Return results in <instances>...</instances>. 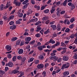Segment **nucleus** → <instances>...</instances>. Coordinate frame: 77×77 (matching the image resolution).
<instances>
[{
	"mask_svg": "<svg viewBox=\"0 0 77 77\" xmlns=\"http://www.w3.org/2000/svg\"><path fill=\"white\" fill-rule=\"evenodd\" d=\"M70 65L69 63H67L66 64H63L62 66L61 69H64V68H68L69 66Z\"/></svg>",
	"mask_w": 77,
	"mask_h": 77,
	"instance_id": "obj_1",
	"label": "nucleus"
},
{
	"mask_svg": "<svg viewBox=\"0 0 77 77\" xmlns=\"http://www.w3.org/2000/svg\"><path fill=\"white\" fill-rule=\"evenodd\" d=\"M44 66V64H43L41 63L38 64L37 66V67L38 69H42Z\"/></svg>",
	"mask_w": 77,
	"mask_h": 77,
	"instance_id": "obj_2",
	"label": "nucleus"
},
{
	"mask_svg": "<svg viewBox=\"0 0 77 77\" xmlns=\"http://www.w3.org/2000/svg\"><path fill=\"white\" fill-rule=\"evenodd\" d=\"M21 9L19 10V11L17 12V14H18V17H23V14L22 13H20L21 12Z\"/></svg>",
	"mask_w": 77,
	"mask_h": 77,
	"instance_id": "obj_3",
	"label": "nucleus"
},
{
	"mask_svg": "<svg viewBox=\"0 0 77 77\" xmlns=\"http://www.w3.org/2000/svg\"><path fill=\"white\" fill-rule=\"evenodd\" d=\"M45 56V54L43 53L42 55H40L38 57L40 60H43L44 59V57Z\"/></svg>",
	"mask_w": 77,
	"mask_h": 77,
	"instance_id": "obj_4",
	"label": "nucleus"
},
{
	"mask_svg": "<svg viewBox=\"0 0 77 77\" xmlns=\"http://www.w3.org/2000/svg\"><path fill=\"white\" fill-rule=\"evenodd\" d=\"M55 70H56V73H58V72H59L60 71V70H61V69H60L57 66L55 67Z\"/></svg>",
	"mask_w": 77,
	"mask_h": 77,
	"instance_id": "obj_5",
	"label": "nucleus"
},
{
	"mask_svg": "<svg viewBox=\"0 0 77 77\" xmlns=\"http://www.w3.org/2000/svg\"><path fill=\"white\" fill-rule=\"evenodd\" d=\"M16 1H17V0H14V4H15L16 6H20L21 3L18 2H16Z\"/></svg>",
	"mask_w": 77,
	"mask_h": 77,
	"instance_id": "obj_6",
	"label": "nucleus"
},
{
	"mask_svg": "<svg viewBox=\"0 0 77 77\" xmlns=\"http://www.w3.org/2000/svg\"><path fill=\"white\" fill-rule=\"evenodd\" d=\"M69 59V57L67 56H64L63 58V60L64 61H68Z\"/></svg>",
	"mask_w": 77,
	"mask_h": 77,
	"instance_id": "obj_7",
	"label": "nucleus"
},
{
	"mask_svg": "<svg viewBox=\"0 0 77 77\" xmlns=\"http://www.w3.org/2000/svg\"><path fill=\"white\" fill-rule=\"evenodd\" d=\"M13 65H14L13 63L11 62H9L8 63L6 64V66H8L10 67H12L13 66Z\"/></svg>",
	"mask_w": 77,
	"mask_h": 77,
	"instance_id": "obj_8",
	"label": "nucleus"
},
{
	"mask_svg": "<svg viewBox=\"0 0 77 77\" xmlns=\"http://www.w3.org/2000/svg\"><path fill=\"white\" fill-rule=\"evenodd\" d=\"M5 48L7 50V51H10L12 49L11 46L9 45H7L5 47Z\"/></svg>",
	"mask_w": 77,
	"mask_h": 77,
	"instance_id": "obj_9",
	"label": "nucleus"
},
{
	"mask_svg": "<svg viewBox=\"0 0 77 77\" xmlns=\"http://www.w3.org/2000/svg\"><path fill=\"white\" fill-rule=\"evenodd\" d=\"M56 7V5H54L52 7V8L51 9V14H52V13H53V12L55 10H56V9L55 8V7Z\"/></svg>",
	"mask_w": 77,
	"mask_h": 77,
	"instance_id": "obj_10",
	"label": "nucleus"
},
{
	"mask_svg": "<svg viewBox=\"0 0 77 77\" xmlns=\"http://www.w3.org/2000/svg\"><path fill=\"white\" fill-rule=\"evenodd\" d=\"M24 51H23V49H20L18 51V53L19 54H21L23 53Z\"/></svg>",
	"mask_w": 77,
	"mask_h": 77,
	"instance_id": "obj_11",
	"label": "nucleus"
},
{
	"mask_svg": "<svg viewBox=\"0 0 77 77\" xmlns=\"http://www.w3.org/2000/svg\"><path fill=\"white\" fill-rule=\"evenodd\" d=\"M51 27L52 28L53 30H55L57 28H56V26L55 25H51Z\"/></svg>",
	"mask_w": 77,
	"mask_h": 77,
	"instance_id": "obj_12",
	"label": "nucleus"
},
{
	"mask_svg": "<svg viewBox=\"0 0 77 77\" xmlns=\"http://www.w3.org/2000/svg\"><path fill=\"white\" fill-rule=\"evenodd\" d=\"M57 30L58 31H60L61 30V26L60 24H58L57 25Z\"/></svg>",
	"mask_w": 77,
	"mask_h": 77,
	"instance_id": "obj_13",
	"label": "nucleus"
},
{
	"mask_svg": "<svg viewBox=\"0 0 77 77\" xmlns=\"http://www.w3.org/2000/svg\"><path fill=\"white\" fill-rule=\"evenodd\" d=\"M20 72L19 71L17 70H14L12 71L11 73L12 74H17V73H18Z\"/></svg>",
	"mask_w": 77,
	"mask_h": 77,
	"instance_id": "obj_14",
	"label": "nucleus"
},
{
	"mask_svg": "<svg viewBox=\"0 0 77 77\" xmlns=\"http://www.w3.org/2000/svg\"><path fill=\"white\" fill-rule=\"evenodd\" d=\"M25 40L26 42H29L31 40V37H26L25 38Z\"/></svg>",
	"mask_w": 77,
	"mask_h": 77,
	"instance_id": "obj_15",
	"label": "nucleus"
},
{
	"mask_svg": "<svg viewBox=\"0 0 77 77\" xmlns=\"http://www.w3.org/2000/svg\"><path fill=\"white\" fill-rule=\"evenodd\" d=\"M16 28V26L14 25H13L12 26L10 27V29H12V30H14Z\"/></svg>",
	"mask_w": 77,
	"mask_h": 77,
	"instance_id": "obj_16",
	"label": "nucleus"
},
{
	"mask_svg": "<svg viewBox=\"0 0 77 77\" xmlns=\"http://www.w3.org/2000/svg\"><path fill=\"white\" fill-rule=\"evenodd\" d=\"M53 59H54L53 60V62H56V61L58 59V57H57L56 56H55L53 57Z\"/></svg>",
	"mask_w": 77,
	"mask_h": 77,
	"instance_id": "obj_17",
	"label": "nucleus"
},
{
	"mask_svg": "<svg viewBox=\"0 0 77 77\" xmlns=\"http://www.w3.org/2000/svg\"><path fill=\"white\" fill-rule=\"evenodd\" d=\"M18 38L17 37H13L11 39V41L12 42H13V41H16V40H17Z\"/></svg>",
	"mask_w": 77,
	"mask_h": 77,
	"instance_id": "obj_18",
	"label": "nucleus"
},
{
	"mask_svg": "<svg viewBox=\"0 0 77 77\" xmlns=\"http://www.w3.org/2000/svg\"><path fill=\"white\" fill-rule=\"evenodd\" d=\"M67 2V0H65L64 2H63V5L64 6H66Z\"/></svg>",
	"mask_w": 77,
	"mask_h": 77,
	"instance_id": "obj_19",
	"label": "nucleus"
},
{
	"mask_svg": "<svg viewBox=\"0 0 77 77\" xmlns=\"http://www.w3.org/2000/svg\"><path fill=\"white\" fill-rule=\"evenodd\" d=\"M69 74V73L68 71L65 72L63 73V74L64 75H68Z\"/></svg>",
	"mask_w": 77,
	"mask_h": 77,
	"instance_id": "obj_20",
	"label": "nucleus"
},
{
	"mask_svg": "<svg viewBox=\"0 0 77 77\" xmlns=\"http://www.w3.org/2000/svg\"><path fill=\"white\" fill-rule=\"evenodd\" d=\"M29 4L27 3L25 5H24L23 7V9H26V8H27V7L28 6V5H29Z\"/></svg>",
	"mask_w": 77,
	"mask_h": 77,
	"instance_id": "obj_21",
	"label": "nucleus"
},
{
	"mask_svg": "<svg viewBox=\"0 0 77 77\" xmlns=\"http://www.w3.org/2000/svg\"><path fill=\"white\" fill-rule=\"evenodd\" d=\"M47 6V5H46L44 6H43L41 8V10H44L45 8H46Z\"/></svg>",
	"mask_w": 77,
	"mask_h": 77,
	"instance_id": "obj_22",
	"label": "nucleus"
},
{
	"mask_svg": "<svg viewBox=\"0 0 77 77\" xmlns=\"http://www.w3.org/2000/svg\"><path fill=\"white\" fill-rule=\"evenodd\" d=\"M50 29H48L46 31L44 32V34H45V35H47V34H48V33L50 32Z\"/></svg>",
	"mask_w": 77,
	"mask_h": 77,
	"instance_id": "obj_23",
	"label": "nucleus"
},
{
	"mask_svg": "<svg viewBox=\"0 0 77 77\" xmlns=\"http://www.w3.org/2000/svg\"><path fill=\"white\" fill-rule=\"evenodd\" d=\"M48 19V17L46 16L43 17L42 19V20H44V21H46V20H47Z\"/></svg>",
	"mask_w": 77,
	"mask_h": 77,
	"instance_id": "obj_24",
	"label": "nucleus"
},
{
	"mask_svg": "<svg viewBox=\"0 0 77 77\" xmlns=\"http://www.w3.org/2000/svg\"><path fill=\"white\" fill-rule=\"evenodd\" d=\"M4 9V5H3V4H2L0 6V10H1V11H2V10H3Z\"/></svg>",
	"mask_w": 77,
	"mask_h": 77,
	"instance_id": "obj_25",
	"label": "nucleus"
},
{
	"mask_svg": "<svg viewBox=\"0 0 77 77\" xmlns=\"http://www.w3.org/2000/svg\"><path fill=\"white\" fill-rule=\"evenodd\" d=\"M11 6V4L9 3H8V2H7V5L5 7V9H7V8H8L9 6Z\"/></svg>",
	"mask_w": 77,
	"mask_h": 77,
	"instance_id": "obj_26",
	"label": "nucleus"
},
{
	"mask_svg": "<svg viewBox=\"0 0 77 77\" xmlns=\"http://www.w3.org/2000/svg\"><path fill=\"white\" fill-rule=\"evenodd\" d=\"M49 42H50V43H51L52 44H55V41H54V40H52L51 39L49 41Z\"/></svg>",
	"mask_w": 77,
	"mask_h": 77,
	"instance_id": "obj_27",
	"label": "nucleus"
},
{
	"mask_svg": "<svg viewBox=\"0 0 77 77\" xmlns=\"http://www.w3.org/2000/svg\"><path fill=\"white\" fill-rule=\"evenodd\" d=\"M75 5L74 4H73L71 6V10H72L73 9H75Z\"/></svg>",
	"mask_w": 77,
	"mask_h": 77,
	"instance_id": "obj_28",
	"label": "nucleus"
},
{
	"mask_svg": "<svg viewBox=\"0 0 77 77\" xmlns=\"http://www.w3.org/2000/svg\"><path fill=\"white\" fill-rule=\"evenodd\" d=\"M42 75L43 77H45L46 76V72L45 71H43L42 73Z\"/></svg>",
	"mask_w": 77,
	"mask_h": 77,
	"instance_id": "obj_29",
	"label": "nucleus"
},
{
	"mask_svg": "<svg viewBox=\"0 0 77 77\" xmlns=\"http://www.w3.org/2000/svg\"><path fill=\"white\" fill-rule=\"evenodd\" d=\"M74 21H75V18H72L71 19L70 22L72 23H73Z\"/></svg>",
	"mask_w": 77,
	"mask_h": 77,
	"instance_id": "obj_30",
	"label": "nucleus"
},
{
	"mask_svg": "<svg viewBox=\"0 0 77 77\" xmlns=\"http://www.w3.org/2000/svg\"><path fill=\"white\" fill-rule=\"evenodd\" d=\"M21 42V40H19L17 42L16 44V45H20V43Z\"/></svg>",
	"mask_w": 77,
	"mask_h": 77,
	"instance_id": "obj_31",
	"label": "nucleus"
},
{
	"mask_svg": "<svg viewBox=\"0 0 77 77\" xmlns=\"http://www.w3.org/2000/svg\"><path fill=\"white\" fill-rule=\"evenodd\" d=\"M41 27H39L38 28H37V30H35L36 32H39L40 30H41Z\"/></svg>",
	"mask_w": 77,
	"mask_h": 77,
	"instance_id": "obj_32",
	"label": "nucleus"
},
{
	"mask_svg": "<svg viewBox=\"0 0 77 77\" xmlns=\"http://www.w3.org/2000/svg\"><path fill=\"white\" fill-rule=\"evenodd\" d=\"M49 10L46 9L44 11V12L45 14H48V13L49 12Z\"/></svg>",
	"mask_w": 77,
	"mask_h": 77,
	"instance_id": "obj_33",
	"label": "nucleus"
},
{
	"mask_svg": "<svg viewBox=\"0 0 77 77\" xmlns=\"http://www.w3.org/2000/svg\"><path fill=\"white\" fill-rule=\"evenodd\" d=\"M16 58H17V57L16 56H14L12 58L13 61L15 62L16 60Z\"/></svg>",
	"mask_w": 77,
	"mask_h": 77,
	"instance_id": "obj_34",
	"label": "nucleus"
},
{
	"mask_svg": "<svg viewBox=\"0 0 77 77\" xmlns=\"http://www.w3.org/2000/svg\"><path fill=\"white\" fill-rule=\"evenodd\" d=\"M19 74H20V75L21 76H22V75H24V72H20L17 74V75H18Z\"/></svg>",
	"mask_w": 77,
	"mask_h": 77,
	"instance_id": "obj_35",
	"label": "nucleus"
},
{
	"mask_svg": "<svg viewBox=\"0 0 77 77\" xmlns=\"http://www.w3.org/2000/svg\"><path fill=\"white\" fill-rule=\"evenodd\" d=\"M2 18H3V20H5V21H6V20H8V18L7 17H6L5 16H3Z\"/></svg>",
	"mask_w": 77,
	"mask_h": 77,
	"instance_id": "obj_36",
	"label": "nucleus"
},
{
	"mask_svg": "<svg viewBox=\"0 0 77 77\" xmlns=\"http://www.w3.org/2000/svg\"><path fill=\"white\" fill-rule=\"evenodd\" d=\"M27 3H28V1L27 0H26L22 3V4H23V5H25V4Z\"/></svg>",
	"mask_w": 77,
	"mask_h": 77,
	"instance_id": "obj_37",
	"label": "nucleus"
},
{
	"mask_svg": "<svg viewBox=\"0 0 77 77\" xmlns=\"http://www.w3.org/2000/svg\"><path fill=\"white\" fill-rule=\"evenodd\" d=\"M7 57L8 58H9V59H11V58L12 57V56H11V54H8L7 55Z\"/></svg>",
	"mask_w": 77,
	"mask_h": 77,
	"instance_id": "obj_38",
	"label": "nucleus"
},
{
	"mask_svg": "<svg viewBox=\"0 0 77 77\" xmlns=\"http://www.w3.org/2000/svg\"><path fill=\"white\" fill-rule=\"evenodd\" d=\"M61 46H62L63 47H66V45H65V44L63 42H62L61 43Z\"/></svg>",
	"mask_w": 77,
	"mask_h": 77,
	"instance_id": "obj_39",
	"label": "nucleus"
},
{
	"mask_svg": "<svg viewBox=\"0 0 77 77\" xmlns=\"http://www.w3.org/2000/svg\"><path fill=\"white\" fill-rule=\"evenodd\" d=\"M37 48H38V50H41V51L43 49H42L41 46L38 47Z\"/></svg>",
	"mask_w": 77,
	"mask_h": 77,
	"instance_id": "obj_40",
	"label": "nucleus"
},
{
	"mask_svg": "<svg viewBox=\"0 0 77 77\" xmlns=\"http://www.w3.org/2000/svg\"><path fill=\"white\" fill-rule=\"evenodd\" d=\"M33 58H31L29 59V60L28 61V62H33Z\"/></svg>",
	"mask_w": 77,
	"mask_h": 77,
	"instance_id": "obj_41",
	"label": "nucleus"
},
{
	"mask_svg": "<svg viewBox=\"0 0 77 77\" xmlns=\"http://www.w3.org/2000/svg\"><path fill=\"white\" fill-rule=\"evenodd\" d=\"M14 16L11 15L9 18L10 20H14Z\"/></svg>",
	"mask_w": 77,
	"mask_h": 77,
	"instance_id": "obj_42",
	"label": "nucleus"
},
{
	"mask_svg": "<svg viewBox=\"0 0 77 77\" xmlns=\"http://www.w3.org/2000/svg\"><path fill=\"white\" fill-rule=\"evenodd\" d=\"M41 22L38 21L35 23V25H36V26H38V25H39V24H41Z\"/></svg>",
	"mask_w": 77,
	"mask_h": 77,
	"instance_id": "obj_43",
	"label": "nucleus"
},
{
	"mask_svg": "<svg viewBox=\"0 0 77 77\" xmlns=\"http://www.w3.org/2000/svg\"><path fill=\"white\" fill-rule=\"evenodd\" d=\"M35 36L37 38H39V37H40V34L39 33L36 34L35 35Z\"/></svg>",
	"mask_w": 77,
	"mask_h": 77,
	"instance_id": "obj_44",
	"label": "nucleus"
},
{
	"mask_svg": "<svg viewBox=\"0 0 77 77\" xmlns=\"http://www.w3.org/2000/svg\"><path fill=\"white\" fill-rule=\"evenodd\" d=\"M56 14L58 17H60V12H59V11H58L57 12Z\"/></svg>",
	"mask_w": 77,
	"mask_h": 77,
	"instance_id": "obj_45",
	"label": "nucleus"
},
{
	"mask_svg": "<svg viewBox=\"0 0 77 77\" xmlns=\"http://www.w3.org/2000/svg\"><path fill=\"white\" fill-rule=\"evenodd\" d=\"M55 45L56 46V47L57 46H59V45H60V42H57L56 44H55Z\"/></svg>",
	"mask_w": 77,
	"mask_h": 77,
	"instance_id": "obj_46",
	"label": "nucleus"
},
{
	"mask_svg": "<svg viewBox=\"0 0 77 77\" xmlns=\"http://www.w3.org/2000/svg\"><path fill=\"white\" fill-rule=\"evenodd\" d=\"M62 58H60L58 59V60H57V62H61L62 61Z\"/></svg>",
	"mask_w": 77,
	"mask_h": 77,
	"instance_id": "obj_47",
	"label": "nucleus"
},
{
	"mask_svg": "<svg viewBox=\"0 0 77 77\" xmlns=\"http://www.w3.org/2000/svg\"><path fill=\"white\" fill-rule=\"evenodd\" d=\"M69 30H70V29H69L66 28V29L65 31L66 32H69Z\"/></svg>",
	"mask_w": 77,
	"mask_h": 77,
	"instance_id": "obj_48",
	"label": "nucleus"
},
{
	"mask_svg": "<svg viewBox=\"0 0 77 77\" xmlns=\"http://www.w3.org/2000/svg\"><path fill=\"white\" fill-rule=\"evenodd\" d=\"M39 62V61L38 60H36L34 61L35 63V64H38Z\"/></svg>",
	"mask_w": 77,
	"mask_h": 77,
	"instance_id": "obj_49",
	"label": "nucleus"
},
{
	"mask_svg": "<svg viewBox=\"0 0 77 77\" xmlns=\"http://www.w3.org/2000/svg\"><path fill=\"white\" fill-rule=\"evenodd\" d=\"M69 27L70 29H72L74 27V24H72L69 26Z\"/></svg>",
	"mask_w": 77,
	"mask_h": 77,
	"instance_id": "obj_50",
	"label": "nucleus"
},
{
	"mask_svg": "<svg viewBox=\"0 0 77 77\" xmlns=\"http://www.w3.org/2000/svg\"><path fill=\"white\" fill-rule=\"evenodd\" d=\"M63 49V48H58L57 49V51H61V50H62Z\"/></svg>",
	"mask_w": 77,
	"mask_h": 77,
	"instance_id": "obj_51",
	"label": "nucleus"
},
{
	"mask_svg": "<svg viewBox=\"0 0 77 77\" xmlns=\"http://www.w3.org/2000/svg\"><path fill=\"white\" fill-rule=\"evenodd\" d=\"M65 11H63L60 12V14H65Z\"/></svg>",
	"mask_w": 77,
	"mask_h": 77,
	"instance_id": "obj_52",
	"label": "nucleus"
},
{
	"mask_svg": "<svg viewBox=\"0 0 77 77\" xmlns=\"http://www.w3.org/2000/svg\"><path fill=\"white\" fill-rule=\"evenodd\" d=\"M66 47H64L63 48V51H64L66 52Z\"/></svg>",
	"mask_w": 77,
	"mask_h": 77,
	"instance_id": "obj_53",
	"label": "nucleus"
},
{
	"mask_svg": "<svg viewBox=\"0 0 77 77\" xmlns=\"http://www.w3.org/2000/svg\"><path fill=\"white\" fill-rule=\"evenodd\" d=\"M31 2L33 5H34V4L35 3V1H34V0H32L31 1Z\"/></svg>",
	"mask_w": 77,
	"mask_h": 77,
	"instance_id": "obj_54",
	"label": "nucleus"
},
{
	"mask_svg": "<svg viewBox=\"0 0 77 77\" xmlns=\"http://www.w3.org/2000/svg\"><path fill=\"white\" fill-rule=\"evenodd\" d=\"M16 23L17 24H20L21 23V22L19 20H17L16 22Z\"/></svg>",
	"mask_w": 77,
	"mask_h": 77,
	"instance_id": "obj_55",
	"label": "nucleus"
},
{
	"mask_svg": "<svg viewBox=\"0 0 77 77\" xmlns=\"http://www.w3.org/2000/svg\"><path fill=\"white\" fill-rule=\"evenodd\" d=\"M49 65V64L48 63H46L45 65V67L47 68V66H48Z\"/></svg>",
	"mask_w": 77,
	"mask_h": 77,
	"instance_id": "obj_56",
	"label": "nucleus"
},
{
	"mask_svg": "<svg viewBox=\"0 0 77 77\" xmlns=\"http://www.w3.org/2000/svg\"><path fill=\"white\" fill-rule=\"evenodd\" d=\"M9 70V68L8 67H5V71H8Z\"/></svg>",
	"mask_w": 77,
	"mask_h": 77,
	"instance_id": "obj_57",
	"label": "nucleus"
},
{
	"mask_svg": "<svg viewBox=\"0 0 77 77\" xmlns=\"http://www.w3.org/2000/svg\"><path fill=\"white\" fill-rule=\"evenodd\" d=\"M14 23V22L13 21H11L9 23L10 25H12Z\"/></svg>",
	"mask_w": 77,
	"mask_h": 77,
	"instance_id": "obj_58",
	"label": "nucleus"
},
{
	"mask_svg": "<svg viewBox=\"0 0 77 77\" xmlns=\"http://www.w3.org/2000/svg\"><path fill=\"white\" fill-rule=\"evenodd\" d=\"M35 42V40H33L32 41L30 42V44H33Z\"/></svg>",
	"mask_w": 77,
	"mask_h": 77,
	"instance_id": "obj_59",
	"label": "nucleus"
},
{
	"mask_svg": "<svg viewBox=\"0 0 77 77\" xmlns=\"http://www.w3.org/2000/svg\"><path fill=\"white\" fill-rule=\"evenodd\" d=\"M51 56H55L56 55V53H51Z\"/></svg>",
	"mask_w": 77,
	"mask_h": 77,
	"instance_id": "obj_60",
	"label": "nucleus"
},
{
	"mask_svg": "<svg viewBox=\"0 0 77 77\" xmlns=\"http://www.w3.org/2000/svg\"><path fill=\"white\" fill-rule=\"evenodd\" d=\"M17 59H18L19 60H21V59H22V57L20 56H18L17 57Z\"/></svg>",
	"mask_w": 77,
	"mask_h": 77,
	"instance_id": "obj_61",
	"label": "nucleus"
},
{
	"mask_svg": "<svg viewBox=\"0 0 77 77\" xmlns=\"http://www.w3.org/2000/svg\"><path fill=\"white\" fill-rule=\"evenodd\" d=\"M74 58H75V59H77V54H75L74 56Z\"/></svg>",
	"mask_w": 77,
	"mask_h": 77,
	"instance_id": "obj_62",
	"label": "nucleus"
},
{
	"mask_svg": "<svg viewBox=\"0 0 77 77\" xmlns=\"http://www.w3.org/2000/svg\"><path fill=\"white\" fill-rule=\"evenodd\" d=\"M50 22L49 20H48L45 21V23L46 24H48L49 23V22Z\"/></svg>",
	"mask_w": 77,
	"mask_h": 77,
	"instance_id": "obj_63",
	"label": "nucleus"
},
{
	"mask_svg": "<svg viewBox=\"0 0 77 77\" xmlns=\"http://www.w3.org/2000/svg\"><path fill=\"white\" fill-rule=\"evenodd\" d=\"M10 35V32H8L6 34V36H9Z\"/></svg>",
	"mask_w": 77,
	"mask_h": 77,
	"instance_id": "obj_64",
	"label": "nucleus"
}]
</instances>
